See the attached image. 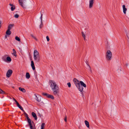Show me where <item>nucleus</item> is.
Segmentation results:
<instances>
[{
  "mask_svg": "<svg viewBox=\"0 0 129 129\" xmlns=\"http://www.w3.org/2000/svg\"><path fill=\"white\" fill-rule=\"evenodd\" d=\"M13 51L14 53H16V52L14 49H13Z\"/></svg>",
  "mask_w": 129,
  "mask_h": 129,
  "instance_id": "obj_38",
  "label": "nucleus"
},
{
  "mask_svg": "<svg viewBox=\"0 0 129 129\" xmlns=\"http://www.w3.org/2000/svg\"><path fill=\"white\" fill-rule=\"evenodd\" d=\"M106 57L107 59L110 60L112 57V53L110 50H108L106 53Z\"/></svg>",
  "mask_w": 129,
  "mask_h": 129,
  "instance_id": "obj_5",
  "label": "nucleus"
},
{
  "mask_svg": "<svg viewBox=\"0 0 129 129\" xmlns=\"http://www.w3.org/2000/svg\"><path fill=\"white\" fill-rule=\"evenodd\" d=\"M15 6H13L11 7V9L12 11H13L15 9Z\"/></svg>",
  "mask_w": 129,
  "mask_h": 129,
  "instance_id": "obj_25",
  "label": "nucleus"
},
{
  "mask_svg": "<svg viewBox=\"0 0 129 129\" xmlns=\"http://www.w3.org/2000/svg\"><path fill=\"white\" fill-rule=\"evenodd\" d=\"M7 55H6L2 57V60L5 61L6 62Z\"/></svg>",
  "mask_w": 129,
  "mask_h": 129,
  "instance_id": "obj_17",
  "label": "nucleus"
},
{
  "mask_svg": "<svg viewBox=\"0 0 129 129\" xmlns=\"http://www.w3.org/2000/svg\"><path fill=\"white\" fill-rule=\"evenodd\" d=\"M11 32L10 31V30L8 29L6 32V34L8 35H10L11 34Z\"/></svg>",
  "mask_w": 129,
  "mask_h": 129,
  "instance_id": "obj_15",
  "label": "nucleus"
},
{
  "mask_svg": "<svg viewBox=\"0 0 129 129\" xmlns=\"http://www.w3.org/2000/svg\"><path fill=\"white\" fill-rule=\"evenodd\" d=\"M34 39L36 40L37 41V40L36 37H35Z\"/></svg>",
  "mask_w": 129,
  "mask_h": 129,
  "instance_id": "obj_42",
  "label": "nucleus"
},
{
  "mask_svg": "<svg viewBox=\"0 0 129 129\" xmlns=\"http://www.w3.org/2000/svg\"><path fill=\"white\" fill-rule=\"evenodd\" d=\"M26 77L27 79H28L30 78V75L29 73L27 72L26 73Z\"/></svg>",
  "mask_w": 129,
  "mask_h": 129,
  "instance_id": "obj_20",
  "label": "nucleus"
},
{
  "mask_svg": "<svg viewBox=\"0 0 129 129\" xmlns=\"http://www.w3.org/2000/svg\"><path fill=\"white\" fill-rule=\"evenodd\" d=\"M46 38L47 40V41L48 42L49 41L50 39L48 36H47Z\"/></svg>",
  "mask_w": 129,
  "mask_h": 129,
  "instance_id": "obj_34",
  "label": "nucleus"
},
{
  "mask_svg": "<svg viewBox=\"0 0 129 129\" xmlns=\"http://www.w3.org/2000/svg\"><path fill=\"white\" fill-rule=\"evenodd\" d=\"M0 93L3 94L5 93L4 91L0 88Z\"/></svg>",
  "mask_w": 129,
  "mask_h": 129,
  "instance_id": "obj_29",
  "label": "nucleus"
},
{
  "mask_svg": "<svg viewBox=\"0 0 129 129\" xmlns=\"http://www.w3.org/2000/svg\"><path fill=\"white\" fill-rule=\"evenodd\" d=\"M73 81L78 89L81 92V93L83 94V92H84L83 90V88L81 86L80 84V81L76 78L73 79Z\"/></svg>",
  "mask_w": 129,
  "mask_h": 129,
  "instance_id": "obj_2",
  "label": "nucleus"
},
{
  "mask_svg": "<svg viewBox=\"0 0 129 129\" xmlns=\"http://www.w3.org/2000/svg\"><path fill=\"white\" fill-rule=\"evenodd\" d=\"M64 121L66 122H67V117H66V116L64 118Z\"/></svg>",
  "mask_w": 129,
  "mask_h": 129,
  "instance_id": "obj_37",
  "label": "nucleus"
},
{
  "mask_svg": "<svg viewBox=\"0 0 129 129\" xmlns=\"http://www.w3.org/2000/svg\"><path fill=\"white\" fill-rule=\"evenodd\" d=\"M13 72V71L12 70H9L6 73V76L8 77H9L12 75Z\"/></svg>",
  "mask_w": 129,
  "mask_h": 129,
  "instance_id": "obj_6",
  "label": "nucleus"
},
{
  "mask_svg": "<svg viewBox=\"0 0 129 129\" xmlns=\"http://www.w3.org/2000/svg\"><path fill=\"white\" fill-rule=\"evenodd\" d=\"M80 84L81 86L84 87H86V85L85 84L83 81H80Z\"/></svg>",
  "mask_w": 129,
  "mask_h": 129,
  "instance_id": "obj_13",
  "label": "nucleus"
},
{
  "mask_svg": "<svg viewBox=\"0 0 129 129\" xmlns=\"http://www.w3.org/2000/svg\"><path fill=\"white\" fill-rule=\"evenodd\" d=\"M43 26V22L41 23V24L40 25V28H41Z\"/></svg>",
  "mask_w": 129,
  "mask_h": 129,
  "instance_id": "obj_35",
  "label": "nucleus"
},
{
  "mask_svg": "<svg viewBox=\"0 0 129 129\" xmlns=\"http://www.w3.org/2000/svg\"><path fill=\"white\" fill-rule=\"evenodd\" d=\"M15 39L18 41H20V38L17 36H16L15 37Z\"/></svg>",
  "mask_w": 129,
  "mask_h": 129,
  "instance_id": "obj_24",
  "label": "nucleus"
},
{
  "mask_svg": "<svg viewBox=\"0 0 129 129\" xmlns=\"http://www.w3.org/2000/svg\"><path fill=\"white\" fill-rule=\"evenodd\" d=\"M48 95L49 96H48V98L51 99L52 100H53L54 99V97L52 95L49 94Z\"/></svg>",
  "mask_w": 129,
  "mask_h": 129,
  "instance_id": "obj_21",
  "label": "nucleus"
},
{
  "mask_svg": "<svg viewBox=\"0 0 129 129\" xmlns=\"http://www.w3.org/2000/svg\"><path fill=\"white\" fill-rule=\"evenodd\" d=\"M19 89L20 90L23 92H26L25 89L24 88H22L21 87H19Z\"/></svg>",
  "mask_w": 129,
  "mask_h": 129,
  "instance_id": "obj_18",
  "label": "nucleus"
},
{
  "mask_svg": "<svg viewBox=\"0 0 129 129\" xmlns=\"http://www.w3.org/2000/svg\"><path fill=\"white\" fill-rule=\"evenodd\" d=\"M31 65L33 70H35V66L34 62L33 60L31 61Z\"/></svg>",
  "mask_w": 129,
  "mask_h": 129,
  "instance_id": "obj_9",
  "label": "nucleus"
},
{
  "mask_svg": "<svg viewBox=\"0 0 129 129\" xmlns=\"http://www.w3.org/2000/svg\"><path fill=\"white\" fill-rule=\"evenodd\" d=\"M31 115L34 118L35 120H37V118L36 114L35 113L33 112L31 113Z\"/></svg>",
  "mask_w": 129,
  "mask_h": 129,
  "instance_id": "obj_11",
  "label": "nucleus"
},
{
  "mask_svg": "<svg viewBox=\"0 0 129 129\" xmlns=\"http://www.w3.org/2000/svg\"><path fill=\"white\" fill-rule=\"evenodd\" d=\"M14 26V24H10L8 25V29L10 30Z\"/></svg>",
  "mask_w": 129,
  "mask_h": 129,
  "instance_id": "obj_14",
  "label": "nucleus"
},
{
  "mask_svg": "<svg viewBox=\"0 0 129 129\" xmlns=\"http://www.w3.org/2000/svg\"><path fill=\"white\" fill-rule=\"evenodd\" d=\"M123 11L124 14H125L127 9L125 8V5H123L122 6Z\"/></svg>",
  "mask_w": 129,
  "mask_h": 129,
  "instance_id": "obj_12",
  "label": "nucleus"
},
{
  "mask_svg": "<svg viewBox=\"0 0 129 129\" xmlns=\"http://www.w3.org/2000/svg\"><path fill=\"white\" fill-rule=\"evenodd\" d=\"M41 129H43V128H41Z\"/></svg>",
  "mask_w": 129,
  "mask_h": 129,
  "instance_id": "obj_45",
  "label": "nucleus"
},
{
  "mask_svg": "<svg viewBox=\"0 0 129 129\" xmlns=\"http://www.w3.org/2000/svg\"><path fill=\"white\" fill-rule=\"evenodd\" d=\"M34 59L36 62H39L40 59V56L37 50H35L34 52Z\"/></svg>",
  "mask_w": 129,
  "mask_h": 129,
  "instance_id": "obj_3",
  "label": "nucleus"
},
{
  "mask_svg": "<svg viewBox=\"0 0 129 129\" xmlns=\"http://www.w3.org/2000/svg\"><path fill=\"white\" fill-rule=\"evenodd\" d=\"M42 95L44 96H46L47 98H48V95H49V94L46 93H42Z\"/></svg>",
  "mask_w": 129,
  "mask_h": 129,
  "instance_id": "obj_22",
  "label": "nucleus"
},
{
  "mask_svg": "<svg viewBox=\"0 0 129 129\" xmlns=\"http://www.w3.org/2000/svg\"><path fill=\"white\" fill-rule=\"evenodd\" d=\"M24 0H18L19 3L20 5L23 8H24L25 7L23 6V2Z\"/></svg>",
  "mask_w": 129,
  "mask_h": 129,
  "instance_id": "obj_8",
  "label": "nucleus"
},
{
  "mask_svg": "<svg viewBox=\"0 0 129 129\" xmlns=\"http://www.w3.org/2000/svg\"><path fill=\"white\" fill-rule=\"evenodd\" d=\"M20 109L21 110H22L23 112H24V113H25V112L24 111V110L23 109V108H22V107H20Z\"/></svg>",
  "mask_w": 129,
  "mask_h": 129,
  "instance_id": "obj_33",
  "label": "nucleus"
},
{
  "mask_svg": "<svg viewBox=\"0 0 129 129\" xmlns=\"http://www.w3.org/2000/svg\"><path fill=\"white\" fill-rule=\"evenodd\" d=\"M85 123L86 126L88 128L89 127V122L87 120L85 121Z\"/></svg>",
  "mask_w": 129,
  "mask_h": 129,
  "instance_id": "obj_16",
  "label": "nucleus"
},
{
  "mask_svg": "<svg viewBox=\"0 0 129 129\" xmlns=\"http://www.w3.org/2000/svg\"><path fill=\"white\" fill-rule=\"evenodd\" d=\"M82 36L83 37L84 40H85V36L84 35V33L83 32H82Z\"/></svg>",
  "mask_w": 129,
  "mask_h": 129,
  "instance_id": "obj_26",
  "label": "nucleus"
},
{
  "mask_svg": "<svg viewBox=\"0 0 129 129\" xmlns=\"http://www.w3.org/2000/svg\"><path fill=\"white\" fill-rule=\"evenodd\" d=\"M30 35L31 36L33 37L34 38H35V37L32 34H30Z\"/></svg>",
  "mask_w": 129,
  "mask_h": 129,
  "instance_id": "obj_39",
  "label": "nucleus"
},
{
  "mask_svg": "<svg viewBox=\"0 0 129 129\" xmlns=\"http://www.w3.org/2000/svg\"><path fill=\"white\" fill-rule=\"evenodd\" d=\"M38 116H39L40 117H41L42 116V115L40 114V113H38Z\"/></svg>",
  "mask_w": 129,
  "mask_h": 129,
  "instance_id": "obj_36",
  "label": "nucleus"
},
{
  "mask_svg": "<svg viewBox=\"0 0 129 129\" xmlns=\"http://www.w3.org/2000/svg\"><path fill=\"white\" fill-rule=\"evenodd\" d=\"M126 36H127V38L129 39V38L128 37V36L127 35V34H126Z\"/></svg>",
  "mask_w": 129,
  "mask_h": 129,
  "instance_id": "obj_43",
  "label": "nucleus"
},
{
  "mask_svg": "<svg viewBox=\"0 0 129 129\" xmlns=\"http://www.w3.org/2000/svg\"><path fill=\"white\" fill-rule=\"evenodd\" d=\"M67 84L68 85V87L69 88L71 87V84L70 82L68 83Z\"/></svg>",
  "mask_w": 129,
  "mask_h": 129,
  "instance_id": "obj_31",
  "label": "nucleus"
},
{
  "mask_svg": "<svg viewBox=\"0 0 129 129\" xmlns=\"http://www.w3.org/2000/svg\"><path fill=\"white\" fill-rule=\"evenodd\" d=\"M13 100L15 101L16 103L17 106L19 108L21 107L20 105H19L18 102L13 97Z\"/></svg>",
  "mask_w": 129,
  "mask_h": 129,
  "instance_id": "obj_10",
  "label": "nucleus"
},
{
  "mask_svg": "<svg viewBox=\"0 0 129 129\" xmlns=\"http://www.w3.org/2000/svg\"><path fill=\"white\" fill-rule=\"evenodd\" d=\"M41 16L40 17V19L41 20V23H42V22L43 14H42L41 13Z\"/></svg>",
  "mask_w": 129,
  "mask_h": 129,
  "instance_id": "obj_30",
  "label": "nucleus"
},
{
  "mask_svg": "<svg viewBox=\"0 0 129 129\" xmlns=\"http://www.w3.org/2000/svg\"><path fill=\"white\" fill-rule=\"evenodd\" d=\"M5 38H7V35H5Z\"/></svg>",
  "mask_w": 129,
  "mask_h": 129,
  "instance_id": "obj_44",
  "label": "nucleus"
},
{
  "mask_svg": "<svg viewBox=\"0 0 129 129\" xmlns=\"http://www.w3.org/2000/svg\"><path fill=\"white\" fill-rule=\"evenodd\" d=\"M94 0H89V8L90 9L92 8L94 4Z\"/></svg>",
  "mask_w": 129,
  "mask_h": 129,
  "instance_id": "obj_7",
  "label": "nucleus"
},
{
  "mask_svg": "<svg viewBox=\"0 0 129 129\" xmlns=\"http://www.w3.org/2000/svg\"><path fill=\"white\" fill-rule=\"evenodd\" d=\"M9 5H10V6H12H12H14V5H13V4H9Z\"/></svg>",
  "mask_w": 129,
  "mask_h": 129,
  "instance_id": "obj_40",
  "label": "nucleus"
},
{
  "mask_svg": "<svg viewBox=\"0 0 129 129\" xmlns=\"http://www.w3.org/2000/svg\"><path fill=\"white\" fill-rule=\"evenodd\" d=\"M6 62H10L11 61V58L9 57H7V58H6Z\"/></svg>",
  "mask_w": 129,
  "mask_h": 129,
  "instance_id": "obj_19",
  "label": "nucleus"
},
{
  "mask_svg": "<svg viewBox=\"0 0 129 129\" xmlns=\"http://www.w3.org/2000/svg\"><path fill=\"white\" fill-rule=\"evenodd\" d=\"M86 64L89 67V68L88 69L91 72V68L89 64H88V63H86Z\"/></svg>",
  "mask_w": 129,
  "mask_h": 129,
  "instance_id": "obj_27",
  "label": "nucleus"
},
{
  "mask_svg": "<svg viewBox=\"0 0 129 129\" xmlns=\"http://www.w3.org/2000/svg\"><path fill=\"white\" fill-rule=\"evenodd\" d=\"M16 53H14V56H16Z\"/></svg>",
  "mask_w": 129,
  "mask_h": 129,
  "instance_id": "obj_41",
  "label": "nucleus"
},
{
  "mask_svg": "<svg viewBox=\"0 0 129 129\" xmlns=\"http://www.w3.org/2000/svg\"><path fill=\"white\" fill-rule=\"evenodd\" d=\"M35 95L36 96V98H37V99H36V100L37 101H38V102H40V101H41V100L40 99H39L38 98V97H37V96L36 95V94H35Z\"/></svg>",
  "mask_w": 129,
  "mask_h": 129,
  "instance_id": "obj_28",
  "label": "nucleus"
},
{
  "mask_svg": "<svg viewBox=\"0 0 129 129\" xmlns=\"http://www.w3.org/2000/svg\"><path fill=\"white\" fill-rule=\"evenodd\" d=\"M16 18H18L19 17V15L17 14H16L14 16Z\"/></svg>",
  "mask_w": 129,
  "mask_h": 129,
  "instance_id": "obj_32",
  "label": "nucleus"
},
{
  "mask_svg": "<svg viewBox=\"0 0 129 129\" xmlns=\"http://www.w3.org/2000/svg\"><path fill=\"white\" fill-rule=\"evenodd\" d=\"M45 124L44 123H42L41 126V128L44 129L45 127Z\"/></svg>",
  "mask_w": 129,
  "mask_h": 129,
  "instance_id": "obj_23",
  "label": "nucleus"
},
{
  "mask_svg": "<svg viewBox=\"0 0 129 129\" xmlns=\"http://www.w3.org/2000/svg\"><path fill=\"white\" fill-rule=\"evenodd\" d=\"M49 85L52 89L53 91V93L54 95H57L59 93V87L56 84L54 81L50 80L49 81Z\"/></svg>",
  "mask_w": 129,
  "mask_h": 129,
  "instance_id": "obj_1",
  "label": "nucleus"
},
{
  "mask_svg": "<svg viewBox=\"0 0 129 129\" xmlns=\"http://www.w3.org/2000/svg\"><path fill=\"white\" fill-rule=\"evenodd\" d=\"M24 114L27 118V122L28 123V125L29 126L30 129H36V128L35 127V125H34V127H33L32 125V123H34L33 121H31V120L28 117L27 114L26 112H25V113H24Z\"/></svg>",
  "mask_w": 129,
  "mask_h": 129,
  "instance_id": "obj_4",
  "label": "nucleus"
}]
</instances>
